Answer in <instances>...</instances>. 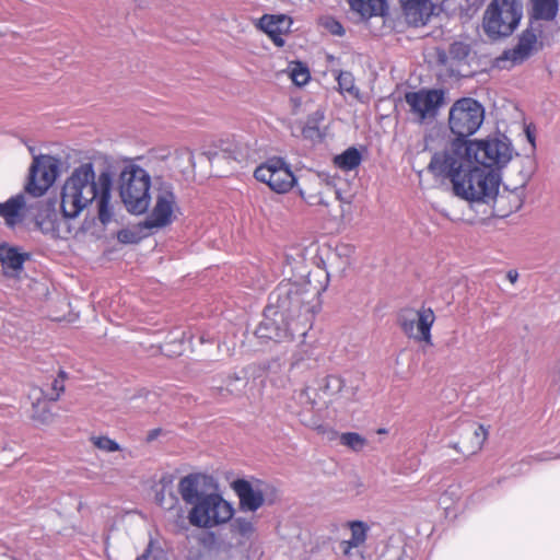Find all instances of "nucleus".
Instances as JSON below:
<instances>
[{"mask_svg":"<svg viewBox=\"0 0 560 560\" xmlns=\"http://www.w3.org/2000/svg\"><path fill=\"white\" fill-rule=\"evenodd\" d=\"M470 51L469 45L462 43V42H455L450 46V55L452 58L457 60L465 59Z\"/></svg>","mask_w":560,"mask_h":560,"instance_id":"obj_36","label":"nucleus"},{"mask_svg":"<svg viewBox=\"0 0 560 560\" xmlns=\"http://www.w3.org/2000/svg\"><path fill=\"white\" fill-rule=\"evenodd\" d=\"M340 546L345 555H350L351 549L358 548L360 545H352V539L350 538L349 540H343Z\"/></svg>","mask_w":560,"mask_h":560,"instance_id":"obj_42","label":"nucleus"},{"mask_svg":"<svg viewBox=\"0 0 560 560\" xmlns=\"http://www.w3.org/2000/svg\"><path fill=\"white\" fill-rule=\"evenodd\" d=\"M351 9L362 18L382 14L384 0H349Z\"/></svg>","mask_w":560,"mask_h":560,"instance_id":"obj_25","label":"nucleus"},{"mask_svg":"<svg viewBox=\"0 0 560 560\" xmlns=\"http://www.w3.org/2000/svg\"><path fill=\"white\" fill-rule=\"evenodd\" d=\"M320 392L327 402L348 401L354 397L352 388L345 385V381L338 375H328L323 380Z\"/></svg>","mask_w":560,"mask_h":560,"instance_id":"obj_19","label":"nucleus"},{"mask_svg":"<svg viewBox=\"0 0 560 560\" xmlns=\"http://www.w3.org/2000/svg\"><path fill=\"white\" fill-rule=\"evenodd\" d=\"M249 149L247 144L240 141L223 142L220 151L215 152L211 159L212 163H218L220 160L228 162L242 163L248 156Z\"/></svg>","mask_w":560,"mask_h":560,"instance_id":"obj_22","label":"nucleus"},{"mask_svg":"<svg viewBox=\"0 0 560 560\" xmlns=\"http://www.w3.org/2000/svg\"><path fill=\"white\" fill-rule=\"evenodd\" d=\"M340 441L342 445H346L355 452L361 451L366 445V440L355 432L343 433L340 436Z\"/></svg>","mask_w":560,"mask_h":560,"instance_id":"obj_32","label":"nucleus"},{"mask_svg":"<svg viewBox=\"0 0 560 560\" xmlns=\"http://www.w3.org/2000/svg\"><path fill=\"white\" fill-rule=\"evenodd\" d=\"M385 432H386V430H385V429H380V430H378V433H381V434H382V433H385Z\"/></svg>","mask_w":560,"mask_h":560,"instance_id":"obj_50","label":"nucleus"},{"mask_svg":"<svg viewBox=\"0 0 560 560\" xmlns=\"http://www.w3.org/2000/svg\"><path fill=\"white\" fill-rule=\"evenodd\" d=\"M428 170L434 177L450 179L454 194L460 199L489 202L498 195L499 175L493 170L475 164L451 145L433 154Z\"/></svg>","mask_w":560,"mask_h":560,"instance_id":"obj_1","label":"nucleus"},{"mask_svg":"<svg viewBox=\"0 0 560 560\" xmlns=\"http://www.w3.org/2000/svg\"><path fill=\"white\" fill-rule=\"evenodd\" d=\"M409 23L425 24L432 13L431 0H400Z\"/></svg>","mask_w":560,"mask_h":560,"instance_id":"obj_20","label":"nucleus"},{"mask_svg":"<svg viewBox=\"0 0 560 560\" xmlns=\"http://www.w3.org/2000/svg\"><path fill=\"white\" fill-rule=\"evenodd\" d=\"M536 20H553L558 12L557 0H533Z\"/></svg>","mask_w":560,"mask_h":560,"instance_id":"obj_26","label":"nucleus"},{"mask_svg":"<svg viewBox=\"0 0 560 560\" xmlns=\"http://www.w3.org/2000/svg\"><path fill=\"white\" fill-rule=\"evenodd\" d=\"M112 188L113 178L108 172L96 174L92 162L82 163L72 170L61 187V212L68 218H78L94 203L98 220L107 224L114 215Z\"/></svg>","mask_w":560,"mask_h":560,"instance_id":"obj_2","label":"nucleus"},{"mask_svg":"<svg viewBox=\"0 0 560 560\" xmlns=\"http://www.w3.org/2000/svg\"><path fill=\"white\" fill-rule=\"evenodd\" d=\"M150 398H155V395L154 394H147L145 395V399H150Z\"/></svg>","mask_w":560,"mask_h":560,"instance_id":"obj_47","label":"nucleus"},{"mask_svg":"<svg viewBox=\"0 0 560 560\" xmlns=\"http://www.w3.org/2000/svg\"><path fill=\"white\" fill-rule=\"evenodd\" d=\"M182 500L190 505L189 523L198 528H213L228 523L234 509L219 490L213 477L205 474H189L178 482Z\"/></svg>","mask_w":560,"mask_h":560,"instance_id":"obj_3","label":"nucleus"},{"mask_svg":"<svg viewBox=\"0 0 560 560\" xmlns=\"http://www.w3.org/2000/svg\"><path fill=\"white\" fill-rule=\"evenodd\" d=\"M405 100L413 119L418 124H424L435 119L444 102V93L441 90L423 89L417 92H408Z\"/></svg>","mask_w":560,"mask_h":560,"instance_id":"obj_15","label":"nucleus"},{"mask_svg":"<svg viewBox=\"0 0 560 560\" xmlns=\"http://www.w3.org/2000/svg\"><path fill=\"white\" fill-rule=\"evenodd\" d=\"M233 527L236 533L244 537H249L255 530L253 522L244 517L235 518Z\"/></svg>","mask_w":560,"mask_h":560,"instance_id":"obj_35","label":"nucleus"},{"mask_svg":"<svg viewBox=\"0 0 560 560\" xmlns=\"http://www.w3.org/2000/svg\"><path fill=\"white\" fill-rule=\"evenodd\" d=\"M34 201L30 200L25 194L12 196L7 201L0 203V217L9 228H15L21 224L28 213L34 210Z\"/></svg>","mask_w":560,"mask_h":560,"instance_id":"obj_17","label":"nucleus"},{"mask_svg":"<svg viewBox=\"0 0 560 560\" xmlns=\"http://www.w3.org/2000/svg\"><path fill=\"white\" fill-rule=\"evenodd\" d=\"M460 497V487L458 483H452L447 487V489L442 493L439 499V504L447 510L450 509L454 502H456Z\"/></svg>","mask_w":560,"mask_h":560,"instance_id":"obj_30","label":"nucleus"},{"mask_svg":"<svg viewBox=\"0 0 560 560\" xmlns=\"http://www.w3.org/2000/svg\"><path fill=\"white\" fill-rule=\"evenodd\" d=\"M337 82L340 92H348L350 94H358L359 91L355 89L354 78L349 71H340L337 75Z\"/></svg>","mask_w":560,"mask_h":560,"instance_id":"obj_33","label":"nucleus"},{"mask_svg":"<svg viewBox=\"0 0 560 560\" xmlns=\"http://www.w3.org/2000/svg\"><path fill=\"white\" fill-rule=\"evenodd\" d=\"M324 26L327 28L332 35L342 36L345 34V30L340 22L332 18H327L324 20Z\"/></svg>","mask_w":560,"mask_h":560,"instance_id":"obj_39","label":"nucleus"},{"mask_svg":"<svg viewBox=\"0 0 560 560\" xmlns=\"http://www.w3.org/2000/svg\"><path fill=\"white\" fill-rule=\"evenodd\" d=\"M232 488L240 499L242 511L255 512L264 504L262 492L255 489L247 480L237 479L232 483Z\"/></svg>","mask_w":560,"mask_h":560,"instance_id":"obj_18","label":"nucleus"},{"mask_svg":"<svg viewBox=\"0 0 560 560\" xmlns=\"http://www.w3.org/2000/svg\"><path fill=\"white\" fill-rule=\"evenodd\" d=\"M300 195L310 206H328V201L323 197L320 191L316 194H305L304 190L300 189Z\"/></svg>","mask_w":560,"mask_h":560,"instance_id":"obj_37","label":"nucleus"},{"mask_svg":"<svg viewBox=\"0 0 560 560\" xmlns=\"http://www.w3.org/2000/svg\"><path fill=\"white\" fill-rule=\"evenodd\" d=\"M311 131H316V130H315V129L310 128V129H304V131H303V132H304V135H308V132H311Z\"/></svg>","mask_w":560,"mask_h":560,"instance_id":"obj_46","label":"nucleus"},{"mask_svg":"<svg viewBox=\"0 0 560 560\" xmlns=\"http://www.w3.org/2000/svg\"><path fill=\"white\" fill-rule=\"evenodd\" d=\"M159 432L160 430H151L149 433H148V436H147V440L148 441H153L158 435H159Z\"/></svg>","mask_w":560,"mask_h":560,"instance_id":"obj_45","label":"nucleus"},{"mask_svg":"<svg viewBox=\"0 0 560 560\" xmlns=\"http://www.w3.org/2000/svg\"><path fill=\"white\" fill-rule=\"evenodd\" d=\"M209 539L214 540V534L210 533L208 534Z\"/></svg>","mask_w":560,"mask_h":560,"instance_id":"obj_49","label":"nucleus"},{"mask_svg":"<svg viewBox=\"0 0 560 560\" xmlns=\"http://www.w3.org/2000/svg\"><path fill=\"white\" fill-rule=\"evenodd\" d=\"M92 443L95 447L105 451V452H116L119 451V445L114 440L108 436H93Z\"/></svg>","mask_w":560,"mask_h":560,"instance_id":"obj_34","label":"nucleus"},{"mask_svg":"<svg viewBox=\"0 0 560 560\" xmlns=\"http://www.w3.org/2000/svg\"><path fill=\"white\" fill-rule=\"evenodd\" d=\"M151 177L138 165H127L119 176V192L127 210L142 214L149 209Z\"/></svg>","mask_w":560,"mask_h":560,"instance_id":"obj_6","label":"nucleus"},{"mask_svg":"<svg viewBox=\"0 0 560 560\" xmlns=\"http://www.w3.org/2000/svg\"><path fill=\"white\" fill-rule=\"evenodd\" d=\"M289 74L293 83L298 86L305 85L311 78L308 68L299 61L292 62L289 66Z\"/></svg>","mask_w":560,"mask_h":560,"instance_id":"obj_28","label":"nucleus"},{"mask_svg":"<svg viewBox=\"0 0 560 560\" xmlns=\"http://www.w3.org/2000/svg\"><path fill=\"white\" fill-rule=\"evenodd\" d=\"M153 194V206L143 222V226L147 229H162L176 220L180 208L174 188L170 183L158 184Z\"/></svg>","mask_w":560,"mask_h":560,"instance_id":"obj_9","label":"nucleus"},{"mask_svg":"<svg viewBox=\"0 0 560 560\" xmlns=\"http://www.w3.org/2000/svg\"><path fill=\"white\" fill-rule=\"evenodd\" d=\"M60 160L46 154L34 155L25 192L33 198L43 196L59 175Z\"/></svg>","mask_w":560,"mask_h":560,"instance_id":"obj_10","label":"nucleus"},{"mask_svg":"<svg viewBox=\"0 0 560 560\" xmlns=\"http://www.w3.org/2000/svg\"><path fill=\"white\" fill-rule=\"evenodd\" d=\"M486 439L487 430L482 425H471L468 432V443H464L463 447H459V445L455 443L452 447L464 455H472L481 450Z\"/></svg>","mask_w":560,"mask_h":560,"instance_id":"obj_24","label":"nucleus"},{"mask_svg":"<svg viewBox=\"0 0 560 560\" xmlns=\"http://www.w3.org/2000/svg\"><path fill=\"white\" fill-rule=\"evenodd\" d=\"M452 148L469 158L475 164L488 170L505 166L513 158V147L506 137L483 140L452 141Z\"/></svg>","mask_w":560,"mask_h":560,"instance_id":"obj_5","label":"nucleus"},{"mask_svg":"<svg viewBox=\"0 0 560 560\" xmlns=\"http://www.w3.org/2000/svg\"><path fill=\"white\" fill-rule=\"evenodd\" d=\"M34 209L37 210L35 224L43 234L62 240L73 235L74 230L70 223L72 218H68L63 213L60 215L52 205L42 200L34 201Z\"/></svg>","mask_w":560,"mask_h":560,"instance_id":"obj_13","label":"nucleus"},{"mask_svg":"<svg viewBox=\"0 0 560 560\" xmlns=\"http://www.w3.org/2000/svg\"><path fill=\"white\" fill-rule=\"evenodd\" d=\"M28 150L32 154H34V148L30 147Z\"/></svg>","mask_w":560,"mask_h":560,"instance_id":"obj_51","label":"nucleus"},{"mask_svg":"<svg viewBox=\"0 0 560 560\" xmlns=\"http://www.w3.org/2000/svg\"><path fill=\"white\" fill-rule=\"evenodd\" d=\"M540 32V25L536 22H532L529 27L521 34L516 46L503 51L497 59V66L502 69L511 68L528 59L541 47V44L538 42Z\"/></svg>","mask_w":560,"mask_h":560,"instance_id":"obj_14","label":"nucleus"},{"mask_svg":"<svg viewBox=\"0 0 560 560\" xmlns=\"http://www.w3.org/2000/svg\"><path fill=\"white\" fill-rule=\"evenodd\" d=\"M520 0H492L483 14L482 27L491 39L510 36L522 19Z\"/></svg>","mask_w":560,"mask_h":560,"instance_id":"obj_7","label":"nucleus"},{"mask_svg":"<svg viewBox=\"0 0 560 560\" xmlns=\"http://www.w3.org/2000/svg\"><path fill=\"white\" fill-rule=\"evenodd\" d=\"M26 258L27 257L19 253L16 248L5 244L0 245V262L5 276H18L22 271Z\"/></svg>","mask_w":560,"mask_h":560,"instance_id":"obj_21","label":"nucleus"},{"mask_svg":"<svg viewBox=\"0 0 560 560\" xmlns=\"http://www.w3.org/2000/svg\"><path fill=\"white\" fill-rule=\"evenodd\" d=\"M254 176L278 194L288 192L296 184V178L290 165L281 158L268 159L256 167Z\"/></svg>","mask_w":560,"mask_h":560,"instance_id":"obj_12","label":"nucleus"},{"mask_svg":"<svg viewBox=\"0 0 560 560\" xmlns=\"http://www.w3.org/2000/svg\"><path fill=\"white\" fill-rule=\"evenodd\" d=\"M136 2H138L139 4H144L147 3V0H135Z\"/></svg>","mask_w":560,"mask_h":560,"instance_id":"obj_48","label":"nucleus"},{"mask_svg":"<svg viewBox=\"0 0 560 560\" xmlns=\"http://www.w3.org/2000/svg\"><path fill=\"white\" fill-rule=\"evenodd\" d=\"M361 163V154L355 148H349L335 158V164L345 171H351Z\"/></svg>","mask_w":560,"mask_h":560,"instance_id":"obj_27","label":"nucleus"},{"mask_svg":"<svg viewBox=\"0 0 560 560\" xmlns=\"http://www.w3.org/2000/svg\"><path fill=\"white\" fill-rule=\"evenodd\" d=\"M247 385V380L245 377L240 376H229L225 380V386L220 387V392H226V394L233 395V396H241L244 394L245 387Z\"/></svg>","mask_w":560,"mask_h":560,"instance_id":"obj_29","label":"nucleus"},{"mask_svg":"<svg viewBox=\"0 0 560 560\" xmlns=\"http://www.w3.org/2000/svg\"><path fill=\"white\" fill-rule=\"evenodd\" d=\"M506 278L511 283H515L518 279V272L516 270H509L506 273Z\"/></svg>","mask_w":560,"mask_h":560,"instance_id":"obj_44","label":"nucleus"},{"mask_svg":"<svg viewBox=\"0 0 560 560\" xmlns=\"http://www.w3.org/2000/svg\"><path fill=\"white\" fill-rule=\"evenodd\" d=\"M485 120V107L472 97H463L453 103L448 112V128L456 137L454 141H467Z\"/></svg>","mask_w":560,"mask_h":560,"instance_id":"obj_8","label":"nucleus"},{"mask_svg":"<svg viewBox=\"0 0 560 560\" xmlns=\"http://www.w3.org/2000/svg\"><path fill=\"white\" fill-rule=\"evenodd\" d=\"M300 400L302 404H306V405H310V406H314L315 405V401L311 398L310 394H308V388H303L300 393Z\"/></svg>","mask_w":560,"mask_h":560,"instance_id":"obj_40","label":"nucleus"},{"mask_svg":"<svg viewBox=\"0 0 560 560\" xmlns=\"http://www.w3.org/2000/svg\"><path fill=\"white\" fill-rule=\"evenodd\" d=\"M435 314L431 307L421 306L418 310H405L399 316L402 332L416 342L433 346L431 329L435 322Z\"/></svg>","mask_w":560,"mask_h":560,"instance_id":"obj_11","label":"nucleus"},{"mask_svg":"<svg viewBox=\"0 0 560 560\" xmlns=\"http://www.w3.org/2000/svg\"><path fill=\"white\" fill-rule=\"evenodd\" d=\"M65 373L60 372L59 378H56L51 384V390L54 393L49 394L50 400H57L60 396V394L65 390Z\"/></svg>","mask_w":560,"mask_h":560,"instance_id":"obj_38","label":"nucleus"},{"mask_svg":"<svg viewBox=\"0 0 560 560\" xmlns=\"http://www.w3.org/2000/svg\"><path fill=\"white\" fill-rule=\"evenodd\" d=\"M270 382L276 387L284 388V387H287V385L289 383V378L285 376L277 377V378L271 377Z\"/></svg>","mask_w":560,"mask_h":560,"instance_id":"obj_41","label":"nucleus"},{"mask_svg":"<svg viewBox=\"0 0 560 560\" xmlns=\"http://www.w3.org/2000/svg\"><path fill=\"white\" fill-rule=\"evenodd\" d=\"M317 295L310 283L282 281L270 293L268 305L295 326L305 328L315 313Z\"/></svg>","mask_w":560,"mask_h":560,"instance_id":"obj_4","label":"nucleus"},{"mask_svg":"<svg viewBox=\"0 0 560 560\" xmlns=\"http://www.w3.org/2000/svg\"><path fill=\"white\" fill-rule=\"evenodd\" d=\"M130 236H132V233L126 230H122L118 233V240L122 243L130 242Z\"/></svg>","mask_w":560,"mask_h":560,"instance_id":"obj_43","label":"nucleus"},{"mask_svg":"<svg viewBox=\"0 0 560 560\" xmlns=\"http://www.w3.org/2000/svg\"><path fill=\"white\" fill-rule=\"evenodd\" d=\"M351 530L352 545H362L366 540L369 526L361 521H353L349 523Z\"/></svg>","mask_w":560,"mask_h":560,"instance_id":"obj_31","label":"nucleus"},{"mask_svg":"<svg viewBox=\"0 0 560 560\" xmlns=\"http://www.w3.org/2000/svg\"><path fill=\"white\" fill-rule=\"evenodd\" d=\"M290 25V21L284 15H269L265 14L259 20V27L262 30L276 46L282 47L284 39L282 37V25Z\"/></svg>","mask_w":560,"mask_h":560,"instance_id":"obj_23","label":"nucleus"},{"mask_svg":"<svg viewBox=\"0 0 560 560\" xmlns=\"http://www.w3.org/2000/svg\"><path fill=\"white\" fill-rule=\"evenodd\" d=\"M296 331H300V327L287 320L273 306L267 305L264 320L257 327L256 335L261 339L281 342L290 340Z\"/></svg>","mask_w":560,"mask_h":560,"instance_id":"obj_16","label":"nucleus"}]
</instances>
